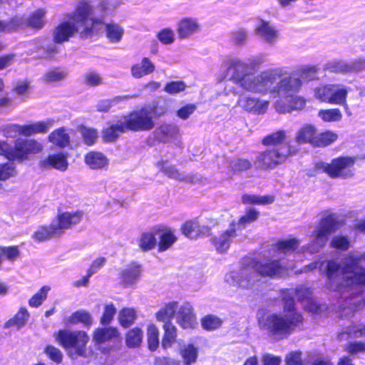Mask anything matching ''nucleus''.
<instances>
[{
  "mask_svg": "<svg viewBox=\"0 0 365 365\" xmlns=\"http://www.w3.org/2000/svg\"><path fill=\"white\" fill-rule=\"evenodd\" d=\"M158 236V250L160 252H164L170 248L177 240V237L174 235L173 232L168 229L163 230H158L155 232Z\"/></svg>",
  "mask_w": 365,
  "mask_h": 365,
  "instance_id": "29",
  "label": "nucleus"
},
{
  "mask_svg": "<svg viewBox=\"0 0 365 365\" xmlns=\"http://www.w3.org/2000/svg\"><path fill=\"white\" fill-rule=\"evenodd\" d=\"M157 242L155 236L153 233L148 232L142 235L140 240V247L143 250H149L153 249Z\"/></svg>",
  "mask_w": 365,
  "mask_h": 365,
  "instance_id": "60",
  "label": "nucleus"
},
{
  "mask_svg": "<svg viewBox=\"0 0 365 365\" xmlns=\"http://www.w3.org/2000/svg\"><path fill=\"white\" fill-rule=\"evenodd\" d=\"M42 150L43 145L36 140L19 138L14 141V145H10L8 159L23 161L27 160L30 155L37 154Z\"/></svg>",
  "mask_w": 365,
  "mask_h": 365,
  "instance_id": "11",
  "label": "nucleus"
},
{
  "mask_svg": "<svg viewBox=\"0 0 365 365\" xmlns=\"http://www.w3.org/2000/svg\"><path fill=\"white\" fill-rule=\"evenodd\" d=\"M29 317V314L28 311L25 308H21L13 318L5 323L4 328L7 329L14 326L19 329L26 324Z\"/></svg>",
  "mask_w": 365,
  "mask_h": 365,
  "instance_id": "38",
  "label": "nucleus"
},
{
  "mask_svg": "<svg viewBox=\"0 0 365 365\" xmlns=\"http://www.w3.org/2000/svg\"><path fill=\"white\" fill-rule=\"evenodd\" d=\"M121 118L128 131H149L155 127V122L148 108L143 107L132 111Z\"/></svg>",
  "mask_w": 365,
  "mask_h": 365,
  "instance_id": "9",
  "label": "nucleus"
},
{
  "mask_svg": "<svg viewBox=\"0 0 365 365\" xmlns=\"http://www.w3.org/2000/svg\"><path fill=\"white\" fill-rule=\"evenodd\" d=\"M356 160L355 157L341 156L334 158L329 163L317 162L314 168L316 171L324 173L331 178L348 179L354 176Z\"/></svg>",
  "mask_w": 365,
  "mask_h": 365,
  "instance_id": "8",
  "label": "nucleus"
},
{
  "mask_svg": "<svg viewBox=\"0 0 365 365\" xmlns=\"http://www.w3.org/2000/svg\"><path fill=\"white\" fill-rule=\"evenodd\" d=\"M255 32L256 35L264 43L273 46L279 39V31L276 26L269 21L264 19H259L255 26Z\"/></svg>",
  "mask_w": 365,
  "mask_h": 365,
  "instance_id": "16",
  "label": "nucleus"
},
{
  "mask_svg": "<svg viewBox=\"0 0 365 365\" xmlns=\"http://www.w3.org/2000/svg\"><path fill=\"white\" fill-rule=\"evenodd\" d=\"M128 132L125 125L120 118L114 125H111L103 130V138L107 142L115 140L120 134Z\"/></svg>",
  "mask_w": 365,
  "mask_h": 365,
  "instance_id": "30",
  "label": "nucleus"
},
{
  "mask_svg": "<svg viewBox=\"0 0 365 365\" xmlns=\"http://www.w3.org/2000/svg\"><path fill=\"white\" fill-rule=\"evenodd\" d=\"M178 303L175 302H169L163 308L160 309L155 314L158 321L170 322L177 311Z\"/></svg>",
  "mask_w": 365,
  "mask_h": 365,
  "instance_id": "42",
  "label": "nucleus"
},
{
  "mask_svg": "<svg viewBox=\"0 0 365 365\" xmlns=\"http://www.w3.org/2000/svg\"><path fill=\"white\" fill-rule=\"evenodd\" d=\"M221 70L225 78L247 92L266 96V93H277L280 90L275 82V78L280 74V67L269 68L253 75L249 73L244 59L229 56L222 62Z\"/></svg>",
  "mask_w": 365,
  "mask_h": 365,
  "instance_id": "1",
  "label": "nucleus"
},
{
  "mask_svg": "<svg viewBox=\"0 0 365 365\" xmlns=\"http://www.w3.org/2000/svg\"><path fill=\"white\" fill-rule=\"evenodd\" d=\"M59 236L57 230L53 226V222L49 227H40L32 235L34 240L42 242L48 240L51 237Z\"/></svg>",
  "mask_w": 365,
  "mask_h": 365,
  "instance_id": "37",
  "label": "nucleus"
},
{
  "mask_svg": "<svg viewBox=\"0 0 365 365\" xmlns=\"http://www.w3.org/2000/svg\"><path fill=\"white\" fill-rule=\"evenodd\" d=\"M327 69L334 73H348L351 72L350 62L342 61H332L327 64Z\"/></svg>",
  "mask_w": 365,
  "mask_h": 365,
  "instance_id": "59",
  "label": "nucleus"
},
{
  "mask_svg": "<svg viewBox=\"0 0 365 365\" xmlns=\"http://www.w3.org/2000/svg\"><path fill=\"white\" fill-rule=\"evenodd\" d=\"M16 174V168L14 163L9 162L0 164V180H6Z\"/></svg>",
  "mask_w": 365,
  "mask_h": 365,
  "instance_id": "63",
  "label": "nucleus"
},
{
  "mask_svg": "<svg viewBox=\"0 0 365 365\" xmlns=\"http://www.w3.org/2000/svg\"><path fill=\"white\" fill-rule=\"evenodd\" d=\"M338 135L331 130L322 132L316 136L314 140V147H326L336 140Z\"/></svg>",
  "mask_w": 365,
  "mask_h": 365,
  "instance_id": "45",
  "label": "nucleus"
},
{
  "mask_svg": "<svg viewBox=\"0 0 365 365\" xmlns=\"http://www.w3.org/2000/svg\"><path fill=\"white\" fill-rule=\"evenodd\" d=\"M24 125L18 124H8L1 128V132L6 138H14L19 135H24Z\"/></svg>",
  "mask_w": 365,
  "mask_h": 365,
  "instance_id": "50",
  "label": "nucleus"
},
{
  "mask_svg": "<svg viewBox=\"0 0 365 365\" xmlns=\"http://www.w3.org/2000/svg\"><path fill=\"white\" fill-rule=\"evenodd\" d=\"M140 274V267L135 263H131L120 270V282L125 287H133L139 280Z\"/></svg>",
  "mask_w": 365,
  "mask_h": 365,
  "instance_id": "21",
  "label": "nucleus"
},
{
  "mask_svg": "<svg viewBox=\"0 0 365 365\" xmlns=\"http://www.w3.org/2000/svg\"><path fill=\"white\" fill-rule=\"evenodd\" d=\"M282 300L284 301V296L287 295V299L289 300L292 299L294 300L293 296L296 295L298 299L301 302H309L311 299L312 291L305 287L299 286L295 289H289L282 292ZM294 302V301H293Z\"/></svg>",
  "mask_w": 365,
  "mask_h": 365,
  "instance_id": "32",
  "label": "nucleus"
},
{
  "mask_svg": "<svg viewBox=\"0 0 365 365\" xmlns=\"http://www.w3.org/2000/svg\"><path fill=\"white\" fill-rule=\"evenodd\" d=\"M222 321L219 317L209 314L202 319V326L205 329L214 330L221 327Z\"/></svg>",
  "mask_w": 365,
  "mask_h": 365,
  "instance_id": "57",
  "label": "nucleus"
},
{
  "mask_svg": "<svg viewBox=\"0 0 365 365\" xmlns=\"http://www.w3.org/2000/svg\"><path fill=\"white\" fill-rule=\"evenodd\" d=\"M182 358L184 360V364H180L178 361H175L172 359L163 358L156 360L157 365H190L196 361L197 358V349L194 345L188 344L182 346L180 349Z\"/></svg>",
  "mask_w": 365,
  "mask_h": 365,
  "instance_id": "18",
  "label": "nucleus"
},
{
  "mask_svg": "<svg viewBox=\"0 0 365 365\" xmlns=\"http://www.w3.org/2000/svg\"><path fill=\"white\" fill-rule=\"evenodd\" d=\"M341 226V223L334 214L323 217L315 226L312 233V239L306 247L307 250L311 253L319 252L326 245L329 235Z\"/></svg>",
  "mask_w": 365,
  "mask_h": 365,
  "instance_id": "7",
  "label": "nucleus"
},
{
  "mask_svg": "<svg viewBox=\"0 0 365 365\" xmlns=\"http://www.w3.org/2000/svg\"><path fill=\"white\" fill-rule=\"evenodd\" d=\"M163 328L165 334L162 341V346L166 349L170 348L175 341L177 336V329L170 322H165Z\"/></svg>",
  "mask_w": 365,
  "mask_h": 365,
  "instance_id": "40",
  "label": "nucleus"
},
{
  "mask_svg": "<svg viewBox=\"0 0 365 365\" xmlns=\"http://www.w3.org/2000/svg\"><path fill=\"white\" fill-rule=\"evenodd\" d=\"M50 290V287L48 286L42 287L38 292H36L33 297L29 299V304L32 307H39L43 302L46 299L48 291Z\"/></svg>",
  "mask_w": 365,
  "mask_h": 365,
  "instance_id": "55",
  "label": "nucleus"
},
{
  "mask_svg": "<svg viewBox=\"0 0 365 365\" xmlns=\"http://www.w3.org/2000/svg\"><path fill=\"white\" fill-rule=\"evenodd\" d=\"M102 23V17L96 16L95 8L86 0L78 2L74 11L70 15L68 22H62L53 32L56 43L67 41L74 34L82 37L90 34L93 29Z\"/></svg>",
  "mask_w": 365,
  "mask_h": 365,
  "instance_id": "3",
  "label": "nucleus"
},
{
  "mask_svg": "<svg viewBox=\"0 0 365 365\" xmlns=\"http://www.w3.org/2000/svg\"><path fill=\"white\" fill-rule=\"evenodd\" d=\"M157 38L160 43L165 45L172 44L175 41V34L170 28H165L160 30Z\"/></svg>",
  "mask_w": 365,
  "mask_h": 365,
  "instance_id": "62",
  "label": "nucleus"
},
{
  "mask_svg": "<svg viewBox=\"0 0 365 365\" xmlns=\"http://www.w3.org/2000/svg\"><path fill=\"white\" fill-rule=\"evenodd\" d=\"M148 344L150 351H155L159 345V331L153 324L148 327Z\"/></svg>",
  "mask_w": 365,
  "mask_h": 365,
  "instance_id": "51",
  "label": "nucleus"
},
{
  "mask_svg": "<svg viewBox=\"0 0 365 365\" xmlns=\"http://www.w3.org/2000/svg\"><path fill=\"white\" fill-rule=\"evenodd\" d=\"M54 125V120L48 118L35 123L23 125L24 135L31 136L38 133H47Z\"/></svg>",
  "mask_w": 365,
  "mask_h": 365,
  "instance_id": "26",
  "label": "nucleus"
},
{
  "mask_svg": "<svg viewBox=\"0 0 365 365\" xmlns=\"http://www.w3.org/2000/svg\"><path fill=\"white\" fill-rule=\"evenodd\" d=\"M236 230L235 223L232 222L229 229L211 238V242L218 252L224 253L227 251L231 242L237 235Z\"/></svg>",
  "mask_w": 365,
  "mask_h": 365,
  "instance_id": "19",
  "label": "nucleus"
},
{
  "mask_svg": "<svg viewBox=\"0 0 365 365\" xmlns=\"http://www.w3.org/2000/svg\"><path fill=\"white\" fill-rule=\"evenodd\" d=\"M67 71L65 69L56 68L47 71L43 79L47 82H56L65 79L67 76Z\"/></svg>",
  "mask_w": 365,
  "mask_h": 365,
  "instance_id": "52",
  "label": "nucleus"
},
{
  "mask_svg": "<svg viewBox=\"0 0 365 365\" xmlns=\"http://www.w3.org/2000/svg\"><path fill=\"white\" fill-rule=\"evenodd\" d=\"M292 154L291 145L285 144L259 153L255 163L262 169L274 168L284 163L287 158Z\"/></svg>",
  "mask_w": 365,
  "mask_h": 365,
  "instance_id": "10",
  "label": "nucleus"
},
{
  "mask_svg": "<svg viewBox=\"0 0 365 365\" xmlns=\"http://www.w3.org/2000/svg\"><path fill=\"white\" fill-rule=\"evenodd\" d=\"M319 68L316 66H305L300 68V77L302 81H312L317 78Z\"/></svg>",
  "mask_w": 365,
  "mask_h": 365,
  "instance_id": "61",
  "label": "nucleus"
},
{
  "mask_svg": "<svg viewBox=\"0 0 365 365\" xmlns=\"http://www.w3.org/2000/svg\"><path fill=\"white\" fill-rule=\"evenodd\" d=\"M302 323V314L296 310L293 300L287 299V295L284 296L282 313H272L259 319L260 328L277 339L287 337Z\"/></svg>",
  "mask_w": 365,
  "mask_h": 365,
  "instance_id": "4",
  "label": "nucleus"
},
{
  "mask_svg": "<svg viewBox=\"0 0 365 365\" xmlns=\"http://www.w3.org/2000/svg\"><path fill=\"white\" fill-rule=\"evenodd\" d=\"M124 34V29L115 23H110L106 25V35L112 43L119 42Z\"/></svg>",
  "mask_w": 365,
  "mask_h": 365,
  "instance_id": "41",
  "label": "nucleus"
},
{
  "mask_svg": "<svg viewBox=\"0 0 365 365\" xmlns=\"http://www.w3.org/2000/svg\"><path fill=\"white\" fill-rule=\"evenodd\" d=\"M269 101L250 94H242L239 96L237 105L242 110L256 115L264 114L268 110Z\"/></svg>",
  "mask_w": 365,
  "mask_h": 365,
  "instance_id": "13",
  "label": "nucleus"
},
{
  "mask_svg": "<svg viewBox=\"0 0 365 365\" xmlns=\"http://www.w3.org/2000/svg\"><path fill=\"white\" fill-rule=\"evenodd\" d=\"M176 320L183 329H192L196 326V316L193 312V307L190 303L185 302L178 309Z\"/></svg>",
  "mask_w": 365,
  "mask_h": 365,
  "instance_id": "20",
  "label": "nucleus"
},
{
  "mask_svg": "<svg viewBox=\"0 0 365 365\" xmlns=\"http://www.w3.org/2000/svg\"><path fill=\"white\" fill-rule=\"evenodd\" d=\"M200 28L197 18L183 17L177 23L176 31L180 39H186L199 32Z\"/></svg>",
  "mask_w": 365,
  "mask_h": 365,
  "instance_id": "17",
  "label": "nucleus"
},
{
  "mask_svg": "<svg viewBox=\"0 0 365 365\" xmlns=\"http://www.w3.org/2000/svg\"><path fill=\"white\" fill-rule=\"evenodd\" d=\"M255 273L261 276L270 277L282 276L287 268L281 261L274 259L272 261L255 262L253 263Z\"/></svg>",
  "mask_w": 365,
  "mask_h": 365,
  "instance_id": "15",
  "label": "nucleus"
},
{
  "mask_svg": "<svg viewBox=\"0 0 365 365\" xmlns=\"http://www.w3.org/2000/svg\"><path fill=\"white\" fill-rule=\"evenodd\" d=\"M45 13L43 9H38L33 13L29 18L26 19L28 26L36 29L42 28L44 25L43 16Z\"/></svg>",
  "mask_w": 365,
  "mask_h": 365,
  "instance_id": "54",
  "label": "nucleus"
},
{
  "mask_svg": "<svg viewBox=\"0 0 365 365\" xmlns=\"http://www.w3.org/2000/svg\"><path fill=\"white\" fill-rule=\"evenodd\" d=\"M299 245V242L297 239H289L279 242L277 244V252L279 255L293 252Z\"/></svg>",
  "mask_w": 365,
  "mask_h": 365,
  "instance_id": "46",
  "label": "nucleus"
},
{
  "mask_svg": "<svg viewBox=\"0 0 365 365\" xmlns=\"http://www.w3.org/2000/svg\"><path fill=\"white\" fill-rule=\"evenodd\" d=\"M143 339V332L139 328H133L130 329L126 336V344L129 347H137L141 342Z\"/></svg>",
  "mask_w": 365,
  "mask_h": 365,
  "instance_id": "49",
  "label": "nucleus"
},
{
  "mask_svg": "<svg viewBox=\"0 0 365 365\" xmlns=\"http://www.w3.org/2000/svg\"><path fill=\"white\" fill-rule=\"evenodd\" d=\"M362 255L350 254L344 257L341 263L335 259L314 262L304 267L303 272H309L318 266L320 272L327 277L329 289L344 293L354 286L365 284V269L359 263Z\"/></svg>",
  "mask_w": 365,
  "mask_h": 365,
  "instance_id": "2",
  "label": "nucleus"
},
{
  "mask_svg": "<svg viewBox=\"0 0 365 365\" xmlns=\"http://www.w3.org/2000/svg\"><path fill=\"white\" fill-rule=\"evenodd\" d=\"M317 128L315 126L307 124L302 126L297 133L295 140L299 143H309L314 146V140H316Z\"/></svg>",
  "mask_w": 365,
  "mask_h": 365,
  "instance_id": "27",
  "label": "nucleus"
},
{
  "mask_svg": "<svg viewBox=\"0 0 365 365\" xmlns=\"http://www.w3.org/2000/svg\"><path fill=\"white\" fill-rule=\"evenodd\" d=\"M283 75L284 70L281 68L280 74L275 78V82L282 85L279 86L280 90L277 92V93H266V95L277 98L273 107L278 113H286L294 110H302L305 106V101L295 95L302 86V80L294 76L282 78Z\"/></svg>",
  "mask_w": 365,
  "mask_h": 365,
  "instance_id": "5",
  "label": "nucleus"
},
{
  "mask_svg": "<svg viewBox=\"0 0 365 365\" xmlns=\"http://www.w3.org/2000/svg\"><path fill=\"white\" fill-rule=\"evenodd\" d=\"M225 281L234 287L249 289L259 281V276L255 273L254 267L252 265L242 267L237 271L230 272L226 274Z\"/></svg>",
  "mask_w": 365,
  "mask_h": 365,
  "instance_id": "12",
  "label": "nucleus"
},
{
  "mask_svg": "<svg viewBox=\"0 0 365 365\" xmlns=\"http://www.w3.org/2000/svg\"><path fill=\"white\" fill-rule=\"evenodd\" d=\"M259 216V212L255 209L250 208L247 210L245 214L242 216L238 220L237 223L235 224L238 228H244L246 225L255 221Z\"/></svg>",
  "mask_w": 365,
  "mask_h": 365,
  "instance_id": "56",
  "label": "nucleus"
},
{
  "mask_svg": "<svg viewBox=\"0 0 365 365\" xmlns=\"http://www.w3.org/2000/svg\"><path fill=\"white\" fill-rule=\"evenodd\" d=\"M136 317V311L133 308L126 307L120 311L118 321L122 327L127 328L134 323Z\"/></svg>",
  "mask_w": 365,
  "mask_h": 365,
  "instance_id": "43",
  "label": "nucleus"
},
{
  "mask_svg": "<svg viewBox=\"0 0 365 365\" xmlns=\"http://www.w3.org/2000/svg\"><path fill=\"white\" fill-rule=\"evenodd\" d=\"M86 164L93 170L103 169L108 165V158L100 152H89L85 156Z\"/></svg>",
  "mask_w": 365,
  "mask_h": 365,
  "instance_id": "28",
  "label": "nucleus"
},
{
  "mask_svg": "<svg viewBox=\"0 0 365 365\" xmlns=\"http://www.w3.org/2000/svg\"><path fill=\"white\" fill-rule=\"evenodd\" d=\"M150 110V115L153 118H158L164 115L168 110L167 103L164 100H159L152 106H147Z\"/></svg>",
  "mask_w": 365,
  "mask_h": 365,
  "instance_id": "58",
  "label": "nucleus"
},
{
  "mask_svg": "<svg viewBox=\"0 0 365 365\" xmlns=\"http://www.w3.org/2000/svg\"><path fill=\"white\" fill-rule=\"evenodd\" d=\"M318 116L324 122H337L342 118L339 108L322 109L318 112Z\"/></svg>",
  "mask_w": 365,
  "mask_h": 365,
  "instance_id": "47",
  "label": "nucleus"
},
{
  "mask_svg": "<svg viewBox=\"0 0 365 365\" xmlns=\"http://www.w3.org/2000/svg\"><path fill=\"white\" fill-rule=\"evenodd\" d=\"M158 166L160 171L164 173L169 178L180 180L192 181L190 176L180 173L174 166L170 165L168 162H159Z\"/></svg>",
  "mask_w": 365,
  "mask_h": 365,
  "instance_id": "35",
  "label": "nucleus"
},
{
  "mask_svg": "<svg viewBox=\"0 0 365 365\" xmlns=\"http://www.w3.org/2000/svg\"><path fill=\"white\" fill-rule=\"evenodd\" d=\"M65 323L66 324H76L81 323L85 327H89L93 323V319L88 311L79 309L66 319Z\"/></svg>",
  "mask_w": 365,
  "mask_h": 365,
  "instance_id": "31",
  "label": "nucleus"
},
{
  "mask_svg": "<svg viewBox=\"0 0 365 365\" xmlns=\"http://www.w3.org/2000/svg\"><path fill=\"white\" fill-rule=\"evenodd\" d=\"M348 92L349 89L344 86L331 84L329 103L342 106L346 113L350 115L351 113L346 103Z\"/></svg>",
  "mask_w": 365,
  "mask_h": 365,
  "instance_id": "23",
  "label": "nucleus"
},
{
  "mask_svg": "<svg viewBox=\"0 0 365 365\" xmlns=\"http://www.w3.org/2000/svg\"><path fill=\"white\" fill-rule=\"evenodd\" d=\"M242 201L244 204L269 205L274 202V197L245 194L242 195Z\"/></svg>",
  "mask_w": 365,
  "mask_h": 365,
  "instance_id": "48",
  "label": "nucleus"
},
{
  "mask_svg": "<svg viewBox=\"0 0 365 365\" xmlns=\"http://www.w3.org/2000/svg\"><path fill=\"white\" fill-rule=\"evenodd\" d=\"M83 83L88 86H98L103 83V80L98 73L89 71L83 75Z\"/></svg>",
  "mask_w": 365,
  "mask_h": 365,
  "instance_id": "64",
  "label": "nucleus"
},
{
  "mask_svg": "<svg viewBox=\"0 0 365 365\" xmlns=\"http://www.w3.org/2000/svg\"><path fill=\"white\" fill-rule=\"evenodd\" d=\"M179 128L175 124L163 123L157 127L153 135L156 140L163 143H168L178 138Z\"/></svg>",
  "mask_w": 365,
  "mask_h": 365,
  "instance_id": "22",
  "label": "nucleus"
},
{
  "mask_svg": "<svg viewBox=\"0 0 365 365\" xmlns=\"http://www.w3.org/2000/svg\"><path fill=\"white\" fill-rule=\"evenodd\" d=\"M118 336V331L116 328L106 327L98 328L93 333V341L98 344L104 343Z\"/></svg>",
  "mask_w": 365,
  "mask_h": 365,
  "instance_id": "33",
  "label": "nucleus"
},
{
  "mask_svg": "<svg viewBox=\"0 0 365 365\" xmlns=\"http://www.w3.org/2000/svg\"><path fill=\"white\" fill-rule=\"evenodd\" d=\"M221 160L225 164L224 167L229 168L230 171H232L233 173L246 171L250 169L252 166V164L250 160L243 158L228 160L225 158L222 157Z\"/></svg>",
  "mask_w": 365,
  "mask_h": 365,
  "instance_id": "34",
  "label": "nucleus"
},
{
  "mask_svg": "<svg viewBox=\"0 0 365 365\" xmlns=\"http://www.w3.org/2000/svg\"><path fill=\"white\" fill-rule=\"evenodd\" d=\"M68 165L67 156L63 153L50 155L41 162V166L45 169L53 168L65 171Z\"/></svg>",
  "mask_w": 365,
  "mask_h": 365,
  "instance_id": "25",
  "label": "nucleus"
},
{
  "mask_svg": "<svg viewBox=\"0 0 365 365\" xmlns=\"http://www.w3.org/2000/svg\"><path fill=\"white\" fill-rule=\"evenodd\" d=\"M48 138L49 142L61 148L67 146L70 139L64 128L56 129L49 134Z\"/></svg>",
  "mask_w": 365,
  "mask_h": 365,
  "instance_id": "36",
  "label": "nucleus"
},
{
  "mask_svg": "<svg viewBox=\"0 0 365 365\" xmlns=\"http://www.w3.org/2000/svg\"><path fill=\"white\" fill-rule=\"evenodd\" d=\"M197 229L198 222L196 220L186 222L181 228L183 235L190 239H196L199 237Z\"/></svg>",
  "mask_w": 365,
  "mask_h": 365,
  "instance_id": "53",
  "label": "nucleus"
},
{
  "mask_svg": "<svg viewBox=\"0 0 365 365\" xmlns=\"http://www.w3.org/2000/svg\"><path fill=\"white\" fill-rule=\"evenodd\" d=\"M287 133L284 130H280L269 135H267L262 139V143L264 145H275L279 147L284 145L286 139ZM286 143H284L285 145Z\"/></svg>",
  "mask_w": 365,
  "mask_h": 365,
  "instance_id": "44",
  "label": "nucleus"
},
{
  "mask_svg": "<svg viewBox=\"0 0 365 365\" xmlns=\"http://www.w3.org/2000/svg\"><path fill=\"white\" fill-rule=\"evenodd\" d=\"M155 66L148 57L142 58L141 61L133 64L130 68L131 76L134 78H141L155 71Z\"/></svg>",
  "mask_w": 365,
  "mask_h": 365,
  "instance_id": "24",
  "label": "nucleus"
},
{
  "mask_svg": "<svg viewBox=\"0 0 365 365\" xmlns=\"http://www.w3.org/2000/svg\"><path fill=\"white\" fill-rule=\"evenodd\" d=\"M83 215V212L81 210L59 213L56 218L52 221L53 226L56 227L58 233L61 235L65 230L70 229L79 224Z\"/></svg>",
  "mask_w": 365,
  "mask_h": 365,
  "instance_id": "14",
  "label": "nucleus"
},
{
  "mask_svg": "<svg viewBox=\"0 0 365 365\" xmlns=\"http://www.w3.org/2000/svg\"><path fill=\"white\" fill-rule=\"evenodd\" d=\"M138 95L133 96H116L112 99L103 100L98 102L97 104V109L100 112H107L110 110V108L117 105L121 102L126 101L129 99L136 98Z\"/></svg>",
  "mask_w": 365,
  "mask_h": 365,
  "instance_id": "39",
  "label": "nucleus"
},
{
  "mask_svg": "<svg viewBox=\"0 0 365 365\" xmlns=\"http://www.w3.org/2000/svg\"><path fill=\"white\" fill-rule=\"evenodd\" d=\"M53 337L71 358L86 355L89 337L85 331L62 329L54 333Z\"/></svg>",
  "mask_w": 365,
  "mask_h": 365,
  "instance_id": "6",
  "label": "nucleus"
}]
</instances>
